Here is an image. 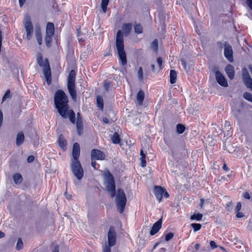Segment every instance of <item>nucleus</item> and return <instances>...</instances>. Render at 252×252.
<instances>
[{"label": "nucleus", "instance_id": "9", "mask_svg": "<svg viewBox=\"0 0 252 252\" xmlns=\"http://www.w3.org/2000/svg\"><path fill=\"white\" fill-rule=\"evenodd\" d=\"M154 193L159 202L161 201L163 197L168 198L169 196L166 190L160 186H156L155 187Z\"/></svg>", "mask_w": 252, "mask_h": 252}, {"label": "nucleus", "instance_id": "5", "mask_svg": "<svg viewBox=\"0 0 252 252\" xmlns=\"http://www.w3.org/2000/svg\"><path fill=\"white\" fill-rule=\"evenodd\" d=\"M116 196V202L118 209L120 213L124 212L126 202V195L122 189H118Z\"/></svg>", "mask_w": 252, "mask_h": 252}, {"label": "nucleus", "instance_id": "3", "mask_svg": "<svg viewBox=\"0 0 252 252\" xmlns=\"http://www.w3.org/2000/svg\"><path fill=\"white\" fill-rule=\"evenodd\" d=\"M76 72L74 70H71L67 78V89L70 96L73 101L77 100V94L75 89Z\"/></svg>", "mask_w": 252, "mask_h": 252}, {"label": "nucleus", "instance_id": "15", "mask_svg": "<svg viewBox=\"0 0 252 252\" xmlns=\"http://www.w3.org/2000/svg\"><path fill=\"white\" fill-rule=\"evenodd\" d=\"M80 146L78 143H75L73 144L72 149L73 159L72 161L79 160L78 158L80 156Z\"/></svg>", "mask_w": 252, "mask_h": 252}, {"label": "nucleus", "instance_id": "7", "mask_svg": "<svg viewBox=\"0 0 252 252\" xmlns=\"http://www.w3.org/2000/svg\"><path fill=\"white\" fill-rule=\"evenodd\" d=\"M71 169L78 180L82 179L84 176V170L79 160L72 161Z\"/></svg>", "mask_w": 252, "mask_h": 252}, {"label": "nucleus", "instance_id": "2", "mask_svg": "<svg viewBox=\"0 0 252 252\" xmlns=\"http://www.w3.org/2000/svg\"><path fill=\"white\" fill-rule=\"evenodd\" d=\"M116 46L118 52L119 59L122 65L127 63L126 53L124 50V37L121 30H119L117 33Z\"/></svg>", "mask_w": 252, "mask_h": 252}, {"label": "nucleus", "instance_id": "18", "mask_svg": "<svg viewBox=\"0 0 252 252\" xmlns=\"http://www.w3.org/2000/svg\"><path fill=\"white\" fill-rule=\"evenodd\" d=\"M225 70L229 78L231 80L233 79L235 73L233 66L231 64H228L226 66Z\"/></svg>", "mask_w": 252, "mask_h": 252}, {"label": "nucleus", "instance_id": "17", "mask_svg": "<svg viewBox=\"0 0 252 252\" xmlns=\"http://www.w3.org/2000/svg\"><path fill=\"white\" fill-rule=\"evenodd\" d=\"M76 128L78 134L81 135L83 133V125L81 116L79 113H77L76 121Z\"/></svg>", "mask_w": 252, "mask_h": 252}, {"label": "nucleus", "instance_id": "16", "mask_svg": "<svg viewBox=\"0 0 252 252\" xmlns=\"http://www.w3.org/2000/svg\"><path fill=\"white\" fill-rule=\"evenodd\" d=\"M162 220V218L159 219L158 221L155 222L150 231V235H154L158 232L161 227Z\"/></svg>", "mask_w": 252, "mask_h": 252}, {"label": "nucleus", "instance_id": "49", "mask_svg": "<svg viewBox=\"0 0 252 252\" xmlns=\"http://www.w3.org/2000/svg\"><path fill=\"white\" fill-rule=\"evenodd\" d=\"M242 205L240 202H238L235 209V212L239 211L241 209Z\"/></svg>", "mask_w": 252, "mask_h": 252}, {"label": "nucleus", "instance_id": "51", "mask_svg": "<svg viewBox=\"0 0 252 252\" xmlns=\"http://www.w3.org/2000/svg\"><path fill=\"white\" fill-rule=\"evenodd\" d=\"M94 159H92V162H91V165L94 168V169H97V167H96V165H97V163L96 162V161L95 160H94Z\"/></svg>", "mask_w": 252, "mask_h": 252}, {"label": "nucleus", "instance_id": "36", "mask_svg": "<svg viewBox=\"0 0 252 252\" xmlns=\"http://www.w3.org/2000/svg\"><path fill=\"white\" fill-rule=\"evenodd\" d=\"M242 73H243V80L251 77L250 76V74L246 68H243L242 69Z\"/></svg>", "mask_w": 252, "mask_h": 252}, {"label": "nucleus", "instance_id": "40", "mask_svg": "<svg viewBox=\"0 0 252 252\" xmlns=\"http://www.w3.org/2000/svg\"><path fill=\"white\" fill-rule=\"evenodd\" d=\"M151 47L155 51H157L158 49V41L157 39H155L151 43Z\"/></svg>", "mask_w": 252, "mask_h": 252}, {"label": "nucleus", "instance_id": "59", "mask_svg": "<svg viewBox=\"0 0 252 252\" xmlns=\"http://www.w3.org/2000/svg\"><path fill=\"white\" fill-rule=\"evenodd\" d=\"M232 206V203L231 202H229L227 204V207H226V208L228 210H230V209H231V207Z\"/></svg>", "mask_w": 252, "mask_h": 252}, {"label": "nucleus", "instance_id": "55", "mask_svg": "<svg viewBox=\"0 0 252 252\" xmlns=\"http://www.w3.org/2000/svg\"><path fill=\"white\" fill-rule=\"evenodd\" d=\"M244 197L246 199H250V195L249 194V193L248 192H245L244 194V195H243Z\"/></svg>", "mask_w": 252, "mask_h": 252}, {"label": "nucleus", "instance_id": "60", "mask_svg": "<svg viewBox=\"0 0 252 252\" xmlns=\"http://www.w3.org/2000/svg\"><path fill=\"white\" fill-rule=\"evenodd\" d=\"M204 202V200L203 199H201L200 200V206L201 208H203V203Z\"/></svg>", "mask_w": 252, "mask_h": 252}, {"label": "nucleus", "instance_id": "6", "mask_svg": "<svg viewBox=\"0 0 252 252\" xmlns=\"http://www.w3.org/2000/svg\"><path fill=\"white\" fill-rule=\"evenodd\" d=\"M105 186L107 190L110 193L111 197L113 198L115 196L116 190L115 184L113 176L110 173L105 174Z\"/></svg>", "mask_w": 252, "mask_h": 252}, {"label": "nucleus", "instance_id": "19", "mask_svg": "<svg viewBox=\"0 0 252 252\" xmlns=\"http://www.w3.org/2000/svg\"><path fill=\"white\" fill-rule=\"evenodd\" d=\"M58 143L59 146L63 150L66 149L67 142L62 135H60L58 139Z\"/></svg>", "mask_w": 252, "mask_h": 252}, {"label": "nucleus", "instance_id": "61", "mask_svg": "<svg viewBox=\"0 0 252 252\" xmlns=\"http://www.w3.org/2000/svg\"><path fill=\"white\" fill-rule=\"evenodd\" d=\"M222 168L224 170L226 171H228V170H229L228 167L227 166V165L225 164H224L223 165Z\"/></svg>", "mask_w": 252, "mask_h": 252}, {"label": "nucleus", "instance_id": "48", "mask_svg": "<svg viewBox=\"0 0 252 252\" xmlns=\"http://www.w3.org/2000/svg\"><path fill=\"white\" fill-rule=\"evenodd\" d=\"M224 126L226 127V129L227 131L230 128V124L228 121H225L224 124Z\"/></svg>", "mask_w": 252, "mask_h": 252}, {"label": "nucleus", "instance_id": "29", "mask_svg": "<svg viewBox=\"0 0 252 252\" xmlns=\"http://www.w3.org/2000/svg\"><path fill=\"white\" fill-rule=\"evenodd\" d=\"M203 218V215L201 213H195L190 217L191 220H196L197 221H200L202 220Z\"/></svg>", "mask_w": 252, "mask_h": 252}, {"label": "nucleus", "instance_id": "22", "mask_svg": "<svg viewBox=\"0 0 252 252\" xmlns=\"http://www.w3.org/2000/svg\"><path fill=\"white\" fill-rule=\"evenodd\" d=\"M35 35L37 41L39 45L42 44V35L41 31L39 28H36L35 29Z\"/></svg>", "mask_w": 252, "mask_h": 252}, {"label": "nucleus", "instance_id": "8", "mask_svg": "<svg viewBox=\"0 0 252 252\" xmlns=\"http://www.w3.org/2000/svg\"><path fill=\"white\" fill-rule=\"evenodd\" d=\"M24 24L25 28L26 31L27 39L28 40H30L32 38L33 29L31 18L29 16H25Z\"/></svg>", "mask_w": 252, "mask_h": 252}, {"label": "nucleus", "instance_id": "52", "mask_svg": "<svg viewBox=\"0 0 252 252\" xmlns=\"http://www.w3.org/2000/svg\"><path fill=\"white\" fill-rule=\"evenodd\" d=\"M236 213L237 217L239 218H241L244 216L243 213L240 212L239 211L236 212Z\"/></svg>", "mask_w": 252, "mask_h": 252}, {"label": "nucleus", "instance_id": "28", "mask_svg": "<svg viewBox=\"0 0 252 252\" xmlns=\"http://www.w3.org/2000/svg\"><path fill=\"white\" fill-rule=\"evenodd\" d=\"M131 24H124L122 27V30L125 33L128 34L131 30Z\"/></svg>", "mask_w": 252, "mask_h": 252}, {"label": "nucleus", "instance_id": "23", "mask_svg": "<svg viewBox=\"0 0 252 252\" xmlns=\"http://www.w3.org/2000/svg\"><path fill=\"white\" fill-rule=\"evenodd\" d=\"M25 137L23 132H21L17 134L16 138V144L17 146L21 145L24 141Z\"/></svg>", "mask_w": 252, "mask_h": 252}, {"label": "nucleus", "instance_id": "20", "mask_svg": "<svg viewBox=\"0 0 252 252\" xmlns=\"http://www.w3.org/2000/svg\"><path fill=\"white\" fill-rule=\"evenodd\" d=\"M54 25L52 23H48L46 26V34L53 35L54 34Z\"/></svg>", "mask_w": 252, "mask_h": 252}, {"label": "nucleus", "instance_id": "39", "mask_svg": "<svg viewBox=\"0 0 252 252\" xmlns=\"http://www.w3.org/2000/svg\"><path fill=\"white\" fill-rule=\"evenodd\" d=\"M243 97L247 100L252 102V94L246 92L243 94Z\"/></svg>", "mask_w": 252, "mask_h": 252}, {"label": "nucleus", "instance_id": "62", "mask_svg": "<svg viewBox=\"0 0 252 252\" xmlns=\"http://www.w3.org/2000/svg\"><path fill=\"white\" fill-rule=\"evenodd\" d=\"M4 237V233L0 231V238H2Z\"/></svg>", "mask_w": 252, "mask_h": 252}, {"label": "nucleus", "instance_id": "32", "mask_svg": "<svg viewBox=\"0 0 252 252\" xmlns=\"http://www.w3.org/2000/svg\"><path fill=\"white\" fill-rule=\"evenodd\" d=\"M243 81L247 87L252 91V79L250 77L243 80Z\"/></svg>", "mask_w": 252, "mask_h": 252}, {"label": "nucleus", "instance_id": "31", "mask_svg": "<svg viewBox=\"0 0 252 252\" xmlns=\"http://www.w3.org/2000/svg\"><path fill=\"white\" fill-rule=\"evenodd\" d=\"M109 0H101V7L104 13H106L107 11V6L109 3Z\"/></svg>", "mask_w": 252, "mask_h": 252}, {"label": "nucleus", "instance_id": "1", "mask_svg": "<svg viewBox=\"0 0 252 252\" xmlns=\"http://www.w3.org/2000/svg\"><path fill=\"white\" fill-rule=\"evenodd\" d=\"M54 102L56 108L63 118H69L70 122L75 124V114L72 110L69 108L68 100L65 94L62 90H58L54 96Z\"/></svg>", "mask_w": 252, "mask_h": 252}, {"label": "nucleus", "instance_id": "21", "mask_svg": "<svg viewBox=\"0 0 252 252\" xmlns=\"http://www.w3.org/2000/svg\"><path fill=\"white\" fill-rule=\"evenodd\" d=\"M144 98V93L143 91L140 90L136 95L137 101L139 105H142Z\"/></svg>", "mask_w": 252, "mask_h": 252}, {"label": "nucleus", "instance_id": "12", "mask_svg": "<svg viewBox=\"0 0 252 252\" xmlns=\"http://www.w3.org/2000/svg\"><path fill=\"white\" fill-rule=\"evenodd\" d=\"M91 158L93 159L103 160L105 159V155L100 150L93 149L91 152Z\"/></svg>", "mask_w": 252, "mask_h": 252}, {"label": "nucleus", "instance_id": "38", "mask_svg": "<svg viewBox=\"0 0 252 252\" xmlns=\"http://www.w3.org/2000/svg\"><path fill=\"white\" fill-rule=\"evenodd\" d=\"M137 76L138 78L139 81H142L143 79V69L141 67H140L139 68L138 72H137Z\"/></svg>", "mask_w": 252, "mask_h": 252}, {"label": "nucleus", "instance_id": "57", "mask_svg": "<svg viewBox=\"0 0 252 252\" xmlns=\"http://www.w3.org/2000/svg\"><path fill=\"white\" fill-rule=\"evenodd\" d=\"M20 6L21 7L25 3L26 0H19Z\"/></svg>", "mask_w": 252, "mask_h": 252}, {"label": "nucleus", "instance_id": "41", "mask_svg": "<svg viewBox=\"0 0 252 252\" xmlns=\"http://www.w3.org/2000/svg\"><path fill=\"white\" fill-rule=\"evenodd\" d=\"M23 246V243L22 241V239L19 238L18 239L17 245H16V249L18 250H21Z\"/></svg>", "mask_w": 252, "mask_h": 252}, {"label": "nucleus", "instance_id": "45", "mask_svg": "<svg viewBox=\"0 0 252 252\" xmlns=\"http://www.w3.org/2000/svg\"><path fill=\"white\" fill-rule=\"evenodd\" d=\"M174 234L173 233L170 232L166 234L165 236V240L166 241H168L173 237Z\"/></svg>", "mask_w": 252, "mask_h": 252}, {"label": "nucleus", "instance_id": "34", "mask_svg": "<svg viewBox=\"0 0 252 252\" xmlns=\"http://www.w3.org/2000/svg\"><path fill=\"white\" fill-rule=\"evenodd\" d=\"M53 35L46 34L45 38V43L48 47H50L52 42V39Z\"/></svg>", "mask_w": 252, "mask_h": 252}, {"label": "nucleus", "instance_id": "58", "mask_svg": "<svg viewBox=\"0 0 252 252\" xmlns=\"http://www.w3.org/2000/svg\"><path fill=\"white\" fill-rule=\"evenodd\" d=\"M181 64L183 66L184 68L186 69L187 64L186 62L184 60H181Z\"/></svg>", "mask_w": 252, "mask_h": 252}, {"label": "nucleus", "instance_id": "43", "mask_svg": "<svg viewBox=\"0 0 252 252\" xmlns=\"http://www.w3.org/2000/svg\"><path fill=\"white\" fill-rule=\"evenodd\" d=\"M210 245L212 250H214L219 247L214 241H211L210 242Z\"/></svg>", "mask_w": 252, "mask_h": 252}, {"label": "nucleus", "instance_id": "42", "mask_svg": "<svg viewBox=\"0 0 252 252\" xmlns=\"http://www.w3.org/2000/svg\"><path fill=\"white\" fill-rule=\"evenodd\" d=\"M157 63L160 69H162L163 68L162 66V63H163V60L161 57H158V58L157 60Z\"/></svg>", "mask_w": 252, "mask_h": 252}, {"label": "nucleus", "instance_id": "54", "mask_svg": "<svg viewBox=\"0 0 252 252\" xmlns=\"http://www.w3.org/2000/svg\"><path fill=\"white\" fill-rule=\"evenodd\" d=\"M3 121V114L1 111H0V127H1Z\"/></svg>", "mask_w": 252, "mask_h": 252}, {"label": "nucleus", "instance_id": "63", "mask_svg": "<svg viewBox=\"0 0 252 252\" xmlns=\"http://www.w3.org/2000/svg\"><path fill=\"white\" fill-rule=\"evenodd\" d=\"M166 250L164 248H162L160 249L159 252H166Z\"/></svg>", "mask_w": 252, "mask_h": 252}, {"label": "nucleus", "instance_id": "30", "mask_svg": "<svg viewBox=\"0 0 252 252\" xmlns=\"http://www.w3.org/2000/svg\"><path fill=\"white\" fill-rule=\"evenodd\" d=\"M111 140L114 144H118L120 142V139L118 134L116 132L114 133V134L111 138Z\"/></svg>", "mask_w": 252, "mask_h": 252}, {"label": "nucleus", "instance_id": "64", "mask_svg": "<svg viewBox=\"0 0 252 252\" xmlns=\"http://www.w3.org/2000/svg\"><path fill=\"white\" fill-rule=\"evenodd\" d=\"M53 252H59V249L58 248H55Z\"/></svg>", "mask_w": 252, "mask_h": 252}, {"label": "nucleus", "instance_id": "26", "mask_svg": "<svg viewBox=\"0 0 252 252\" xmlns=\"http://www.w3.org/2000/svg\"><path fill=\"white\" fill-rule=\"evenodd\" d=\"M13 180L16 184H20L23 180L21 175L19 173H16L13 176Z\"/></svg>", "mask_w": 252, "mask_h": 252}, {"label": "nucleus", "instance_id": "13", "mask_svg": "<svg viewBox=\"0 0 252 252\" xmlns=\"http://www.w3.org/2000/svg\"><path fill=\"white\" fill-rule=\"evenodd\" d=\"M201 248V245L199 243L192 242L190 244L187 250V252H201L205 251V248H202L200 252H198Z\"/></svg>", "mask_w": 252, "mask_h": 252}, {"label": "nucleus", "instance_id": "14", "mask_svg": "<svg viewBox=\"0 0 252 252\" xmlns=\"http://www.w3.org/2000/svg\"><path fill=\"white\" fill-rule=\"evenodd\" d=\"M216 78L217 82L221 86L227 87V82L223 74L219 71L215 73Z\"/></svg>", "mask_w": 252, "mask_h": 252}, {"label": "nucleus", "instance_id": "56", "mask_svg": "<svg viewBox=\"0 0 252 252\" xmlns=\"http://www.w3.org/2000/svg\"><path fill=\"white\" fill-rule=\"evenodd\" d=\"M102 121L105 124H108L109 122V121L108 119L106 117H104L102 118Z\"/></svg>", "mask_w": 252, "mask_h": 252}, {"label": "nucleus", "instance_id": "4", "mask_svg": "<svg viewBox=\"0 0 252 252\" xmlns=\"http://www.w3.org/2000/svg\"><path fill=\"white\" fill-rule=\"evenodd\" d=\"M37 62L39 65L43 66V71L45 77L46 78L48 85L51 83V73L49 63L47 60L43 61V58L41 55H39L37 58Z\"/></svg>", "mask_w": 252, "mask_h": 252}, {"label": "nucleus", "instance_id": "10", "mask_svg": "<svg viewBox=\"0 0 252 252\" xmlns=\"http://www.w3.org/2000/svg\"><path fill=\"white\" fill-rule=\"evenodd\" d=\"M108 245L105 246H109L111 249V247L114 246L116 242V233L115 228L113 226L110 227L108 233Z\"/></svg>", "mask_w": 252, "mask_h": 252}, {"label": "nucleus", "instance_id": "47", "mask_svg": "<svg viewBox=\"0 0 252 252\" xmlns=\"http://www.w3.org/2000/svg\"><path fill=\"white\" fill-rule=\"evenodd\" d=\"M103 252H111V249L109 246H104L103 247Z\"/></svg>", "mask_w": 252, "mask_h": 252}, {"label": "nucleus", "instance_id": "24", "mask_svg": "<svg viewBox=\"0 0 252 252\" xmlns=\"http://www.w3.org/2000/svg\"><path fill=\"white\" fill-rule=\"evenodd\" d=\"M170 83L174 84L176 82L177 79V72L174 70H171L170 73Z\"/></svg>", "mask_w": 252, "mask_h": 252}, {"label": "nucleus", "instance_id": "44", "mask_svg": "<svg viewBox=\"0 0 252 252\" xmlns=\"http://www.w3.org/2000/svg\"><path fill=\"white\" fill-rule=\"evenodd\" d=\"M10 92L9 90H7L2 98V101H5L7 98L10 96Z\"/></svg>", "mask_w": 252, "mask_h": 252}, {"label": "nucleus", "instance_id": "37", "mask_svg": "<svg viewBox=\"0 0 252 252\" xmlns=\"http://www.w3.org/2000/svg\"><path fill=\"white\" fill-rule=\"evenodd\" d=\"M190 225L193 228L194 232L199 230L201 227V225L199 223H191Z\"/></svg>", "mask_w": 252, "mask_h": 252}, {"label": "nucleus", "instance_id": "25", "mask_svg": "<svg viewBox=\"0 0 252 252\" xmlns=\"http://www.w3.org/2000/svg\"><path fill=\"white\" fill-rule=\"evenodd\" d=\"M96 103L97 107L101 110H103V100L102 97L98 95L96 97Z\"/></svg>", "mask_w": 252, "mask_h": 252}, {"label": "nucleus", "instance_id": "27", "mask_svg": "<svg viewBox=\"0 0 252 252\" xmlns=\"http://www.w3.org/2000/svg\"><path fill=\"white\" fill-rule=\"evenodd\" d=\"M140 156L141 166L143 167H144L146 165V155L143 153V150H141L140 151Z\"/></svg>", "mask_w": 252, "mask_h": 252}, {"label": "nucleus", "instance_id": "11", "mask_svg": "<svg viewBox=\"0 0 252 252\" xmlns=\"http://www.w3.org/2000/svg\"><path fill=\"white\" fill-rule=\"evenodd\" d=\"M224 55L225 57L227 59V60L230 62H232L233 61V51L232 49V47L230 45L225 43L224 45Z\"/></svg>", "mask_w": 252, "mask_h": 252}, {"label": "nucleus", "instance_id": "53", "mask_svg": "<svg viewBox=\"0 0 252 252\" xmlns=\"http://www.w3.org/2000/svg\"><path fill=\"white\" fill-rule=\"evenodd\" d=\"M247 4L252 10V0H247Z\"/></svg>", "mask_w": 252, "mask_h": 252}, {"label": "nucleus", "instance_id": "50", "mask_svg": "<svg viewBox=\"0 0 252 252\" xmlns=\"http://www.w3.org/2000/svg\"><path fill=\"white\" fill-rule=\"evenodd\" d=\"M34 159V157L33 156H30L27 159V161L28 162L31 163L33 161Z\"/></svg>", "mask_w": 252, "mask_h": 252}, {"label": "nucleus", "instance_id": "35", "mask_svg": "<svg viewBox=\"0 0 252 252\" xmlns=\"http://www.w3.org/2000/svg\"><path fill=\"white\" fill-rule=\"evenodd\" d=\"M185 130V126L181 124H178L177 125V131L178 133L181 134L183 133Z\"/></svg>", "mask_w": 252, "mask_h": 252}, {"label": "nucleus", "instance_id": "46", "mask_svg": "<svg viewBox=\"0 0 252 252\" xmlns=\"http://www.w3.org/2000/svg\"><path fill=\"white\" fill-rule=\"evenodd\" d=\"M104 87L106 90H108L111 87V83L109 82H105Z\"/></svg>", "mask_w": 252, "mask_h": 252}, {"label": "nucleus", "instance_id": "33", "mask_svg": "<svg viewBox=\"0 0 252 252\" xmlns=\"http://www.w3.org/2000/svg\"><path fill=\"white\" fill-rule=\"evenodd\" d=\"M134 32L135 33L139 34L143 32L142 26L139 24H135L134 25Z\"/></svg>", "mask_w": 252, "mask_h": 252}]
</instances>
